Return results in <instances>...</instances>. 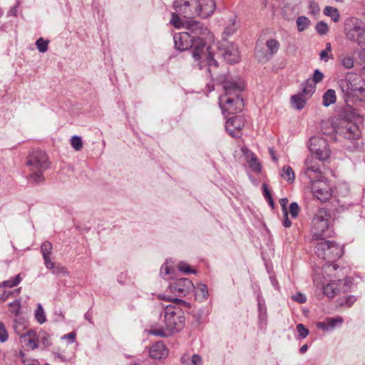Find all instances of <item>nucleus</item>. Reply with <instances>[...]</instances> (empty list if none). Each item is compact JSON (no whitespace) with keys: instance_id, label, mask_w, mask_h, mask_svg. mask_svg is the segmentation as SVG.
Returning <instances> with one entry per match:
<instances>
[{"instance_id":"obj_6","label":"nucleus","mask_w":365,"mask_h":365,"mask_svg":"<svg viewBox=\"0 0 365 365\" xmlns=\"http://www.w3.org/2000/svg\"><path fill=\"white\" fill-rule=\"evenodd\" d=\"M330 215L325 209H319L312 220V232L316 239L324 240L330 235L329 221Z\"/></svg>"},{"instance_id":"obj_62","label":"nucleus","mask_w":365,"mask_h":365,"mask_svg":"<svg viewBox=\"0 0 365 365\" xmlns=\"http://www.w3.org/2000/svg\"><path fill=\"white\" fill-rule=\"evenodd\" d=\"M43 336L42 337L43 344L45 346H49L50 345V341H49V336L46 333H43Z\"/></svg>"},{"instance_id":"obj_24","label":"nucleus","mask_w":365,"mask_h":365,"mask_svg":"<svg viewBox=\"0 0 365 365\" xmlns=\"http://www.w3.org/2000/svg\"><path fill=\"white\" fill-rule=\"evenodd\" d=\"M187 29L195 37H198L202 32V26L200 22L197 21H189L187 22Z\"/></svg>"},{"instance_id":"obj_59","label":"nucleus","mask_w":365,"mask_h":365,"mask_svg":"<svg viewBox=\"0 0 365 365\" xmlns=\"http://www.w3.org/2000/svg\"><path fill=\"white\" fill-rule=\"evenodd\" d=\"M284 222H283V225L285 227H289L292 225V222L291 221L289 220L288 218V212L287 211H284Z\"/></svg>"},{"instance_id":"obj_44","label":"nucleus","mask_w":365,"mask_h":365,"mask_svg":"<svg viewBox=\"0 0 365 365\" xmlns=\"http://www.w3.org/2000/svg\"><path fill=\"white\" fill-rule=\"evenodd\" d=\"M297 331L301 338L304 339L309 334V330L302 324L297 325Z\"/></svg>"},{"instance_id":"obj_39","label":"nucleus","mask_w":365,"mask_h":365,"mask_svg":"<svg viewBox=\"0 0 365 365\" xmlns=\"http://www.w3.org/2000/svg\"><path fill=\"white\" fill-rule=\"evenodd\" d=\"M48 41H44L42 38H38L36 42V47L41 53H45L48 50Z\"/></svg>"},{"instance_id":"obj_18","label":"nucleus","mask_w":365,"mask_h":365,"mask_svg":"<svg viewBox=\"0 0 365 365\" xmlns=\"http://www.w3.org/2000/svg\"><path fill=\"white\" fill-rule=\"evenodd\" d=\"M150 356L155 359L165 358L168 350L163 342H157L150 348Z\"/></svg>"},{"instance_id":"obj_43","label":"nucleus","mask_w":365,"mask_h":365,"mask_svg":"<svg viewBox=\"0 0 365 365\" xmlns=\"http://www.w3.org/2000/svg\"><path fill=\"white\" fill-rule=\"evenodd\" d=\"M8 337L9 334L6 329L5 325L2 322H0V341L1 343L6 341Z\"/></svg>"},{"instance_id":"obj_30","label":"nucleus","mask_w":365,"mask_h":365,"mask_svg":"<svg viewBox=\"0 0 365 365\" xmlns=\"http://www.w3.org/2000/svg\"><path fill=\"white\" fill-rule=\"evenodd\" d=\"M316 86L310 81H307L304 85L302 91L300 93H303V96L309 98L315 91Z\"/></svg>"},{"instance_id":"obj_61","label":"nucleus","mask_w":365,"mask_h":365,"mask_svg":"<svg viewBox=\"0 0 365 365\" xmlns=\"http://www.w3.org/2000/svg\"><path fill=\"white\" fill-rule=\"evenodd\" d=\"M76 338V334L74 332H70L67 334H65L62 339H68L71 342H73Z\"/></svg>"},{"instance_id":"obj_13","label":"nucleus","mask_w":365,"mask_h":365,"mask_svg":"<svg viewBox=\"0 0 365 365\" xmlns=\"http://www.w3.org/2000/svg\"><path fill=\"white\" fill-rule=\"evenodd\" d=\"M304 174L311 182L314 181V178L319 179L322 177L319 165L312 156L307 157L304 161Z\"/></svg>"},{"instance_id":"obj_34","label":"nucleus","mask_w":365,"mask_h":365,"mask_svg":"<svg viewBox=\"0 0 365 365\" xmlns=\"http://www.w3.org/2000/svg\"><path fill=\"white\" fill-rule=\"evenodd\" d=\"M35 317L36 321L40 323L43 324L46 322V315L45 312L43 311V309L41 306V304H38V307L35 311Z\"/></svg>"},{"instance_id":"obj_21","label":"nucleus","mask_w":365,"mask_h":365,"mask_svg":"<svg viewBox=\"0 0 365 365\" xmlns=\"http://www.w3.org/2000/svg\"><path fill=\"white\" fill-rule=\"evenodd\" d=\"M343 250L339 245L332 241H329L327 253V260H334L342 256Z\"/></svg>"},{"instance_id":"obj_36","label":"nucleus","mask_w":365,"mask_h":365,"mask_svg":"<svg viewBox=\"0 0 365 365\" xmlns=\"http://www.w3.org/2000/svg\"><path fill=\"white\" fill-rule=\"evenodd\" d=\"M195 294L198 297H200L202 299H207L208 296V290L207 286L203 284H198L196 288Z\"/></svg>"},{"instance_id":"obj_50","label":"nucleus","mask_w":365,"mask_h":365,"mask_svg":"<svg viewBox=\"0 0 365 365\" xmlns=\"http://www.w3.org/2000/svg\"><path fill=\"white\" fill-rule=\"evenodd\" d=\"M292 299L294 301V302H299V303H304L307 300V297L304 294H302V293H297L294 295H292Z\"/></svg>"},{"instance_id":"obj_54","label":"nucleus","mask_w":365,"mask_h":365,"mask_svg":"<svg viewBox=\"0 0 365 365\" xmlns=\"http://www.w3.org/2000/svg\"><path fill=\"white\" fill-rule=\"evenodd\" d=\"M53 273L56 274H66L67 270L64 267L57 265L53 269Z\"/></svg>"},{"instance_id":"obj_27","label":"nucleus","mask_w":365,"mask_h":365,"mask_svg":"<svg viewBox=\"0 0 365 365\" xmlns=\"http://www.w3.org/2000/svg\"><path fill=\"white\" fill-rule=\"evenodd\" d=\"M240 26L239 21H237V16H234L230 19L228 25L226 26L224 34L226 35L233 34Z\"/></svg>"},{"instance_id":"obj_4","label":"nucleus","mask_w":365,"mask_h":365,"mask_svg":"<svg viewBox=\"0 0 365 365\" xmlns=\"http://www.w3.org/2000/svg\"><path fill=\"white\" fill-rule=\"evenodd\" d=\"M26 165L29 168V178L35 183L44 180L43 173L49 167L46 153L42 150H34L27 158Z\"/></svg>"},{"instance_id":"obj_48","label":"nucleus","mask_w":365,"mask_h":365,"mask_svg":"<svg viewBox=\"0 0 365 365\" xmlns=\"http://www.w3.org/2000/svg\"><path fill=\"white\" fill-rule=\"evenodd\" d=\"M309 13L312 14H317L319 11V7L317 3L314 1L309 2Z\"/></svg>"},{"instance_id":"obj_10","label":"nucleus","mask_w":365,"mask_h":365,"mask_svg":"<svg viewBox=\"0 0 365 365\" xmlns=\"http://www.w3.org/2000/svg\"><path fill=\"white\" fill-rule=\"evenodd\" d=\"M311 189L314 196L321 202L328 201L332 195L329 185L322 181H312Z\"/></svg>"},{"instance_id":"obj_51","label":"nucleus","mask_w":365,"mask_h":365,"mask_svg":"<svg viewBox=\"0 0 365 365\" xmlns=\"http://www.w3.org/2000/svg\"><path fill=\"white\" fill-rule=\"evenodd\" d=\"M355 301L356 298L354 296H349L344 299H341L339 304L341 305L346 304L348 307H351L354 303Z\"/></svg>"},{"instance_id":"obj_15","label":"nucleus","mask_w":365,"mask_h":365,"mask_svg":"<svg viewBox=\"0 0 365 365\" xmlns=\"http://www.w3.org/2000/svg\"><path fill=\"white\" fill-rule=\"evenodd\" d=\"M244 122L240 116L230 118L225 123V129L232 137H239Z\"/></svg>"},{"instance_id":"obj_38","label":"nucleus","mask_w":365,"mask_h":365,"mask_svg":"<svg viewBox=\"0 0 365 365\" xmlns=\"http://www.w3.org/2000/svg\"><path fill=\"white\" fill-rule=\"evenodd\" d=\"M159 297L162 299H167L168 301L173 302L176 304L180 305V307L190 308L191 307L190 304L189 302H187L179 298H166L164 295H160Z\"/></svg>"},{"instance_id":"obj_16","label":"nucleus","mask_w":365,"mask_h":365,"mask_svg":"<svg viewBox=\"0 0 365 365\" xmlns=\"http://www.w3.org/2000/svg\"><path fill=\"white\" fill-rule=\"evenodd\" d=\"M199 6L197 8L198 15L202 18L210 16L216 7L214 0H198Z\"/></svg>"},{"instance_id":"obj_53","label":"nucleus","mask_w":365,"mask_h":365,"mask_svg":"<svg viewBox=\"0 0 365 365\" xmlns=\"http://www.w3.org/2000/svg\"><path fill=\"white\" fill-rule=\"evenodd\" d=\"M262 187L264 189V197L268 200L269 204L272 206H273L274 202L272 200V196H271V193L269 191V189H268L267 186L265 184H264L262 185Z\"/></svg>"},{"instance_id":"obj_17","label":"nucleus","mask_w":365,"mask_h":365,"mask_svg":"<svg viewBox=\"0 0 365 365\" xmlns=\"http://www.w3.org/2000/svg\"><path fill=\"white\" fill-rule=\"evenodd\" d=\"M336 133L343 135L347 139H354L359 136L358 128L354 124H351L347 122H344L336 130Z\"/></svg>"},{"instance_id":"obj_9","label":"nucleus","mask_w":365,"mask_h":365,"mask_svg":"<svg viewBox=\"0 0 365 365\" xmlns=\"http://www.w3.org/2000/svg\"><path fill=\"white\" fill-rule=\"evenodd\" d=\"M351 283V281L349 278L331 281L324 287V294L329 298H333L341 292H349Z\"/></svg>"},{"instance_id":"obj_32","label":"nucleus","mask_w":365,"mask_h":365,"mask_svg":"<svg viewBox=\"0 0 365 365\" xmlns=\"http://www.w3.org/2000/svg\"><path fill=\"white\" fill-rule=\"evenodd\" d=\"M20 274H17L14 277L9 279V280L4 281L1 283L2 287H14L17 286L21 281Z\"/></svg>"},{"instance_id":"obj_63","label":"nucleus","mask_w":365,"mask_h":365,"mask_svg":"<svg viewBox=\"0 0 365 365\" xmlns=\"http://www.w3.org/2000/svg\"><path fill=\"white\" fill-rule=\"evenodd\" d=\"M307 349H308V346L307 344H304L299 349V352L301 354H304L307 351Z\"/></svg>"},{"instance_id":"obj_29","label":"nucleus","mask_w":365,"mask_h":365,"mask_svg":"<svg viewBox=\"0 0 365 365\" xmlns=\"http://www.w3.org/2000/svg\"><path fill=\"white\" fill-rule=\"evenodd\" d=\"M297 29L302 32L306 30L310 25V20L304 16H300L296 21Z\"/></svg>"},{"instance_id":"obj_40","label":"nucleus","mask_w":365,"mask_h":365,"mask_svg":"<svg viewBox=\"0 0 365 365\" xmlns=\"http://www.w3.org/2000/svg\"><path fill=\"white\" fill-rule=\"evenodd\" d=\"M179 14L175 11V13L172 14V18L170 19V23L173 25L175 28H180L182 26V21L179 17Z\"/></svg>"},{"instance_id":"obj_31","label":"nucleus","mask_w":365,"mask_h":365,"mask_svg":"<svg viewBox=\"0 0 365 365\" xmlns=\"http://www.w3.org/2000/svg\"><path fill=\"white\" fill-rule=\"evenodd\" d=\"M14 329L17 334H19L20 337L24 339V341H26L28 339L38 337L36 333L32 329H29L25 333H21L19 331H18V327L16 325L14 326Z\"/></svg>"},{"instance_id":"obj_3","label":"nucleus","mask_w":365,"mask_h":365,"mask_svg":"<svg viewBox=\"0 0 365 365\" xmlns=\"http://www.w3.org/2000/svg\"><path fill=\"white\" fill-rule=\"evenodd\" d=\"M165 327L160 329H151L149 333L154 336L168 337L170 334L180 331L185 326V317L182 314L177 315L175 307L167 305L164 308Z\"/></svg>"},{"instance_id":"obj_28","label":"nucleus","mask_w":365,"mask_h":365,"mask_svg":"<svg viewBox=\"0 0 365 365\" xmlns=\"http://www.w3.org/2000/svg\"><path fill=\"white\" fill-rule=\"evenodd\" d=\"M324 14L330 16L334 22L339 21L340 14L336 8L327 6L324 9Z\"/></svg>"},{"instance_id":"obj_57","label":"nucleus","mask_w":365,"mask_h":365,"mask_svg":"<svg viewBox=\"0 0 365 365\" xmlns=\"http://www.w3.org/2000/svg\"><path fill=\"white\" fill-rule=\"evenodd\" d=\"M45 265L47 269H53L56 266L54 263L51 261L50 257H43Z\"/></svg>"},{"instance_id":"obj_5","label":"nucleus","mask_w":365,"mask_h":365,"mask_svg":"<svg viewBox=\"0 0 365 365\" xmlns=\"http://www.w3.org/2000/svg\"><path fill=\"white\" fill-rule=\"evenodd\" d=\"M339 85L346 96H356L360 101L365 98V82L361 76L349 72L345 78L340 81Z\"/></svg>"},{"instance_id":"obj_26","label":"nucleus","mask_w":365,"mask_h":365,"mask_svg":"<svg viewBox=\"0 0 365 365\" xmlns=\"http://www.w3.org/2000/svg\"><path fill=\"white\" fill-rule=\"evenodd\" d=\"M336 97L334 90L329 89L323 96V105L326 107L336 102Z\"/></svg>"},{"instance_id":"obj_2","label":"nucleus","mask_w":365,"mask_h":365,"mask_svg":"<svg viewBox=\"0 0 365 365\" xmlns=\"http://www.w3.org/2000/svg\"><path fill=\"white\" fill-rule=\"evenodd\" d=\"M225 94L219 98V104L223 113L235 114L240 112L244 106L239 93L244 88V82L238 78H227L222 82Z\"/></svg>"},{"instance_id":"obj_46","label":"nucleus","mask_w":365,"mask_h":365,"mask_svg":"<svg viewBox=\"0 0 365 365\" xmlns=\"http://www.w3.org/2000/svg\"><path fill=\"white\" fill-rule=\"evenodd\" d=\"M323 78H324L323 73L321 71H319V70H315V71L313 74V78L312 81H310V82H312L316 86V84L317 83H319L322 81Z\"/></svg>"},{"instance_id":"obj_56","label":"nucleus","mask_w":365,"mask_h":365,"mask_svg":"<svg viewBox=\"0 0 365 365\" xmlns=\"http://www.w3.org/2000/svg\"><path fill=\"white\" fill-rule=\"evenodd\" d=\"M22 364L24 365H41L37 360L31 358H27L26 360H23Z\"/></svg>"},{"instance_id":"obj_14","label":"nucleus","mask_w":365,"mask_h":365,"mask_svg":"<svg viewBox=\"0 0 365 365\" xmlns=\"http://www.w3.org/2000/svg\"><path fill=\"white\" fill-rule=\"evenodd\" d=\"M222 56L230 63H235L239 61L240 56L237 48L233 43L223 44L220 47Z\"/></svg>"},{"instance_id":"obj_8","label":"nucleus","mask_w":365,"mask_h":365,"mask_svg":"<svg viewBox=\"0 0 365 365\" xmlns=\"http://www.w3.org/2000/svg\"><path fill=\"white\" fill-rule=\"evenodd\" d=\"M309 149L319 160H325L329 158L330 150L327 141L320 137H312L309 140Z\"/></svg>"},{"instance_id":"obj_45","label":"nucleus","mask_w":365,"mask_h":365,"mask_svg":"<svg viewBox=\"0 0 365 365\" xmlns=\"http://www.w3.org/2000/svg\"><path fill=\"white\" fill-rule=\"evenodd\" d=\"M299 212V207L297 202H292L289 205V213L292 217H297Z\"/></svg>"},{"instance_id":"obj_60","label":"nucleus","mask_w":365,"mask_h":365,"mask_svg":"<svg viewBox=\"0 0 365 365\" xmlns=\"http://www.w3.org/2000/svg\"><path fill=\"white\" fill-rule=\"evenodd\" d=\"M328 53L327 51H322L319 53L320 59L324 62H327L329 60Z\"/></svg>"},{"instance_id":"obj_49","label":"nucleus","mask_w":365,"mask_h":365,"mask_svg":"<svg viewBox=\"0 0 365 365\" xmlns=\"http://www.w3.org/2000/svg\"><path fill=\"white\" fill-rule=\"evenodd\" d=\"M178 267L180 271L185 273H195V271L190 269V266L184 262H180L178 265Z\"/></svg>"},{"instance_id":"obj_22","label":"nucleus","mask_w":365,"mask_h":365,"mask_svg":"<svg viewBox=\"0 0 365 365\" xmlns=\"http://www.w3.org/2000/svg\"><path fill=\"white\" fill-rule=\"evenodd\" d=\"M329 241L321 240L315 246V252L317 255L323 259H327V253L329 248Z\"/></svg>"},{"instance_id":"obj_20","label":"nucleus","mask_w":365,"mask_h":365,"mask_svg":"<svg viewBox=\"0 0 365 365\" xmlns=\"http://www.w3.org/2000/svg\"><path fill=\"white\" fill-rule=\"evenodd\" d=\"M343 318L341 317H336L335 318H328L324 322H318L317 327L319 329L324 331H329L337 326H340L343 323Z\"/></svg>"},{"instance_id":"obj_1","label":"nucleus","mask_w":365,"mask_h":365,"mask_svg":"<svg viewBox=\"0 0 365 365\" xmlns=\"http://www.w3.org/2000/svg\"><path fill=\"white\" fill-rule=\"evenodd\" d=\"M175 48L179 51L192 49V55L195 61H198V66L202 69L208 66L210 71L211 66H217V61L213 58L210 46L206 44L200 37H195L188 32H180L173 36Z\"/></svg>"},{"instance_id":"obj_25","label":"nucleus","mask_w":365,"mask_h":365,"mask_svg":"<svg viewBox=\"0 0 365 365\" xmlns=\"http://www.w3.org/2000/svg\"><path fill=\"white\" fill-rule=\"evenodd\" d=\"M280 176L290 183L293 182L295 178L294 170L289 165L282 167Z\"/></svg>"},{"instance_id":"obj_33","label":"nucleus","mask_w":365,"mask_h":365,"mask_svg":"<svg viewBox=\"0 0 365 365\" xmlns=\"http://www.w3.org/2000/svg\"><path fill=\"white\" fill-rule=\"evenodd\" d=\"M71 145L76 151H80L83 148V141L80 136L73 135L71 139Z\"/></svg>"},{"instance_id":"obj_35","label":"nucleus","mask_w":365,"mask_h":365,"mask_svg":"<svg viewBox=\"0 0 365 365\" xmlns=\"http://www.w3.org/2000/svg\"><path fill=\"white\" fill-rule=\"evenodd\" d=\"M267 47L272 55L277 52L279 48V43L275 39H269L266 43Z\"/></svg>"},{"instance_id":"obj_47","label":"nucleus","mask_w":365,"mask_h":365,"mask_svg":"<svg viewBox=\"0 0 365 365\" xmlns=\"http://www.w3.org/2000/svg\"><path fill=\"white\" fill-rule=\"evenodd\" d=\"M38 338H31L28 339L26 341H24L26 346L29 347L31 349H35L38 347Z\"/></svg>"},{"instance_id":"obj_11","label":"nucleus","mask_w":365,"mask_h":365,"mask_svg":"<svg viewBox=\"0 0 365 365\" xmlns=\"http://www.w3.org/2000/svg\"><path fill=\"white\" fill-rule=\"evenodd\" d=\"M346 38L359 46L365 45V26L361 22H356L346 33Z\"/></svg>"},{"instance_id":"obj_23","label":"nucleus","mask_w":365,"mask_h":365,"mask_svg":"<svg viewBox=\"0 0 365 365\" xmlns=\"http://www.w3.org/2000/svg\"><path fill=\"white\" fill-rule=\"evenodd\" d=\"M307 101V98L303 96V93L294 95L291 98V104L292 107L297 110H302Z\"/></svg>"},{"instance_id":"obj_64","label":"nucleus","mask_w":365,"mask_h":365,"mask_svg":"<svg viewBox=\"0 0 365 365\" xmlns=\"http://www.w3.org/2000/svg\"><path fill=\"white\" fill-rule=\"evenodd\" d=\"M19 358L21 359V362L23 363V360H26L27 358L26 357V355L22 351H20L19 353Z\"/></svg>"},{"instance_id":"obj_52","label":"nucleus","mask_w":365,"mask_h":365,"mask_svg":"<svg viewBox=\"0 0 365 365\" xmlns=\"http://www.w3.org/2000/svg\"><path fill=\"white\" fill-rule=\"evenodd\" d=\"M9 307L11 312L18 314L20 309V302L14 301L9 304Z\"/></svg>"},{"instance_id":"obj_7","label":"nucleus","mask_w":365,"mask_h":365,"mask_svg":"<svg viewBox=\"0 0 365 365\" xmlns=\"http://www.w3.org/2000/svg\"><path fill=\"white\" fill-rule=\"evenodd\" d=\"M198 0H175L173 9L180 16L192 19L198 15Z\"/></svg>"},{"instance_id":"obj_42","label":"nucleus","mask_w":365,"mask_h":365,"mask_svg":"<svg viewBox=\"0 0 365 365\" xmlns=\"http://www.w3.org/2000/svg\"><path fill=\"white\" fill-rule=\"evenodd\" d=\"M316 30L320 35H324L328 32V26L324 21H319L316 25Z\"/></svg>"},{"instance_id":"obj_41","label":"nucleus","mask_w":365,"mask_h":365,"mask_svg":"<svg viewBox=\"0 0 365 365\" xmlns=\"http://www.w3.org/2000/svg\"><path fill=\"white\" fill-rule=\"evenodd\" d=\"M341 65L346 69L351 68L354 66V58L350 56H344L341 59Z\"/></svg>"},{"instance_id":"obj_37","label":"nucleus","mask_w":365,"mask_h":365,"mask_svg":"<svg viewBox=\"0 0 365 365\" xmlns=\"http://www.w3.org/2000/svg\"><path fill=\"white\" fill-rule=\"evenodd\" d=\"M41 252L43 257H50L52 252V245L50 242H43L41 247Z\"/></svg>"},{"instance_id":"obj_55","label":"nucleus","mask_w":365,"mask_h":365,"mask_svg":"<svg viewBox=\"0 0 365 365\" xmlns=\"http://www.w3.org/2000/svg\"><path fill=\"white\" fill-rule=\"evenodd\" d=\"M191 361L193 365H202V358L198 354L192 355Z\"/></svg>"},{"instance_id":"obj_12","label":"nucleus","mask_w":365,"mask_h":365,"mask_svg":"<svg viewBox=\"0 0 365 365\" xmlns=\"http://www.w3.org/2000/svg\"><path fill=\"white\" fill-rule=\"evenodd\" d=\"M172 292L176 293L180 296H186L194 289V284L191 280L187 278H181L177 279L170 285Z\"/></svg>"},{"instance_id":"obj_58","label":"nucleus","mask_w":365,"mask_h":365,"mask_svg":"<svg viewBox=\"0 0 365 365\" xmlns=\"http://www.w3.org/2000/svg\"><path fill=\"white\" fill-rule=\"evenodd\" d=\"M169 274H170V268L168 266L167 263H165L161 267L160 274L163 276H166Z\"/></svg>"},{"instance_id":"obj_19","label":"nucleus","mask_w":365,"mask_h":365,"mask_svg":"<svg viewBox=\"0 0 365 365\" xmlns=\"http://www.w3.org/2000/svg\"><path fill=\"white\" fill-rule=\"evenodd\" d=\"M241 150L242 153L246 156L247 163H249L250 168L252 170V171L257 173H260L261 164L259 163L257 156L253 153H251L246 147H242Z\"/></svg>"}]
</instances>
